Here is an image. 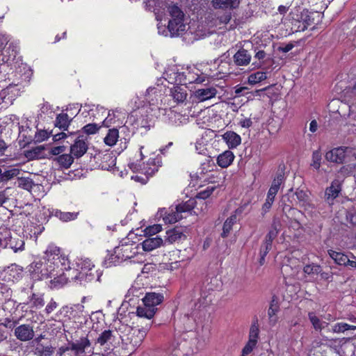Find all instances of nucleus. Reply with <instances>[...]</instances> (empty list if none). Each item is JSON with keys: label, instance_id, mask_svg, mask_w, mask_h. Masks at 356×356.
<instances>
[{"label": "nucleus", "instance_id": "f257e3e1", "mask_svg": "<svg viewBox=\"0 0 356 356\" xmlns=\"http://www.w3.org/2000/svg\"><path fill=\"white\" fill-rule=\"evenodd\" d=\"M44 266L49 271L50 277L54 276L60 271H71L70 262L67 256L61 252V249L53 244L48 245L45 251V262Z\"/></svg>", "mask_w": 356, "mask_h": 356}, {"label": "nucleus", "instance_id": "f03ea898", "mask_svg": "<svg viewBox=\"0 0 356 356\" xmlns=\"http://www.w3.org/2000/svg\"><path fill=\"white\" fill-rule=\"evenodd\" d=\"M196 207V200L195 199H189L185 202L177 204L175 208L160 209L157 212V216L162 218L165 223L172 224L186 218V216H184V213L192 214V211Z\"/></svg>", "mask_w": 356, "mask_h": 356}, {"label": "nucleus", "instance_id": "7ed1b4c3", "mask_svg": "<svg viewBox=\"0 0 356 356\" xmlns=\"http://www.w3.org/2000/svg\"><path fill=\"white\" fill-rule=\"evenodd\" d=\"M142 300L143 305L137 307L136 314L138 317L151 319L157 311L156 306L163 302V296L159 293L149 292Z\"/></svg>", "mask_w": 356, "mask_h": 356}, {"label": "nucleus", "instance_id": "20e7f679", "mask_svg": "<svg viewBox=\"0 0 356 356\" xmlns=\"http://www.w3.org/2000/svg\"><path fill=\"white\" fill-rule=\"evenodd\" d=\"M168 12L171 17L168 24V29L170 35L178 36L181 35L184 32L186 28V25L184 22V12L175 4L169 6Z\"/></svg>", "mask_w": 356, "mask_h": 356}, {"label": "nucleus", "instance_id": "39448f33", "mask_svg": "<svg viewBox=\"0 0 356 356\" xmlns=\"http://www.w3.org/2000/svg\"><path fill=\"white\" fill-rule=\"evenodd\" d=\"M325 158L329 162L343 164L356 160V153L350 147L340 146L327 152Z\"/></svg>", "mask_w": 356, "mask_h": 356}, {"label": "nucleus", "instance_id": "423d86ee", "mask_svg": "<svg viewBox=\"0 0 356 356\" xmlns=\"http://www.w3.org/2000/svg\"><path fill=\"white\" fill-rule=\"evenodd\" d=\"M29 271L30 281L31 282L30 286L31 289H34L35 287L42 286V285L36 284L42 282L44 280L48 279L49 277L51 278L49 271L41 261H33L30 265Z\"/></svg>", "mask_w": 356, "mask_h": 356}, {"label": "nucleus", "instance_id": "0eeeda50", "mask_svg": "<svg viewBox=\"0 0 356 356\" xmlns=\"http://www.w3.org/2000/svg\"><path fill=\"white\" fill-rule=\"evenodd\" d=\"M179 82L181 85H187L194 83H201L205 81V76L200 74V70L195 67L188 68L179 74Z\"/></svg>", "mask_w": 356, "mask_h": 356}, {"label": "nucleus", "instance_id": "6e6552de", "mask_svg": "<svg viewBox=\"0 0 356 356\" xmlns=\"http://www.w3.org/2000/svg\"><path fill=\"white\" fill-rule=\"evenodd\" d=\"M14 335L21 341H28L33 339L35 332L32 325L22 324L16 326L14 330Z\"/></svg>", "mask_w": 356, "mask_h": 356}, {"label": "nucleus", "instance_id": "1a4fd4ad", "mask_svg": "<svg viewBox=\"0 0 356 356\" xmlns=\"http://www.w3.org/2000/svg\"><path fill=\"white\" fill-rule=\"evenodd\" d=\"M213 187H207L203 191H200L197 193L195 197L193 198L197 202V207L192 211L194 214L198 215V212L195 211H203L207 209V204L205 200L207 199L213 192Z\"/></svg>", "mask_w": 356, "mask_h": 356}, {"label": "nucleus", "instance_id": "9d476101", "mask_svg": "<svg viewBox=\"0 0 356 356\" xmlns=\"http://www.w3.org/2000/svg\"><path fill=\"white\" fill-rule=\"evenodd\" d=\"M101 274L97 270L92 268L88 272L76 273L74 276H72V280L79 281L81 285H84L86 283L92 282L93 281H100Z\"/></svg>", "mask_w": 356, "mask_h": 356}, {"label": "nucleus", "instance_id": "9b49d317", "mask_svg": "<svg viewBox=\"0 0 356 356\" xmlns=\"http://www.w3.org/2000/svg\"><path fill=\"white\" fill-rule=\"evenodd\" d=\"M88 149V144L83 136L77 137L74 143L70 146V154L74 158H81L87 152Z\"/></svg>", "mask_w": 356, "mask_h": 356}, {"label": "nucleus", "instance_id": "f8f14e48", "mask_svg": "<svg viewBox=\"0 0 356 356\" xmlns=\"http://www.w3.org/2000/svg\"><path fill=\"white\" fill-rule=\"evenodd\" d=\"M161 158L159 156L155 157H150L146 163H143L141 171L145 174L147 177L152 176L159 170V168L161 165Z\"/></svg>", "mask_w": 356, "mask_h": 356}, {"label": "nucleus", "instance_id": "ddd939ff", "mask_svg": "<svg viewBox=\"0 0 356 356\" xmlns=\"http://www.w3.org/2000/svg\"><path fill=\"white\" fill-rule=\"evenodd\" d=\"M134 243H122L115 248V252L120 254L122 261L131 259L136 254V247Z\"/></svg>", "mask_w": 356, "mask_h": 356}, {"label": "nucleus", "instance_id": "4468645a", "mask_svg": "<svg viewBox=\"0 0 356 356\" xmlns=\"http://www.w3.org/2000/svg\"><path fill=\"white\" fill-rule=\"evenodd\" d=\"M90 346V342L86 337H82L75 342L70 344V346L66 348L67 350H71L74 352L76 356H80L86 352V350Z\"/></svg>", "mask_w": 356, "mask_h": 356}, {"label": "nucleus", "instance_id": "2eb2a0df", "mask_svg": "<svg viewBox=\"0 0 356 356\" xmlns=\"http://www.w3.org/2000/svg\"><path fill=\"white\" fill-rule=\"evenodd\" d=\"M70 272L71 271H60L59 273L55 275L54 276H51V277H54V279L50 280V287H63L70 281V276H73V275H71ZM54 273H57L56 271H55Z\"/></svg>", "mask_w": 356, "mask_h": 356}, {"label": "nucleus", "instance_id": "dca6fc26", "mask_svg": "<svg viewBox=\"0 0 356 356\" xmlns=\"http://www.w3.org/2000/svg\"><path fill=\"white\" fill-rule=\"evenodd\" d=\"M21 273L17 271L15 266H8L0 273L1 280L7 283H14L17 281Z\"/></svg>", "mask_w": 356, "mask_h": 356}, {"label": "nucleus", "instance_id": "f3484780", "mask_svg": "<svg viewBox=\"0 0 356 356\" xmlns=\"http://www.w3.org/2000/svg\"><path fill=\"white\" fill-rule=\"evenodd\" d=\"M222 140L229 149L236 148L241 143L240 135L233 131H227L222 135Z\"/></svg>", "mask_w": 356, "mask_h": 356}, {"label": "nucleus", "instance_id": "a211bd4d", "mask_svg": "<svg viewBox=\"0 0 356 356\" xmlns=\"http://www.w3.org/2000/svg\"><path fill=\"white\" fill-rule=\"evenodd\" d=\"M217 90L214 87L200 88L195 91L194 97L198 102H204L214 97Z\"/></svg>", "mask_w": 356, "mask_h": 356}, {"label": "nucleus", "instance_id": "6ab92c4d", "mask_svg": "<svg viewBox=\"0 0 356 356\" xmlns=\"http://www.w3.org/2000/svg\"><path fill=\"white\" fill-rule=\"evenodd\" d=\"M251 55L248 50L241 48L233 56L234 62L238 66H246L251 61Z\"/></svg>", "mask_w": 356, "mask_h": 356}, {"label": "nucleus", "instance_id": "aec40b11", "mask_svg": "<svg viewBox=\"0 0 356 356\" xmlns=\"http://www.w3.org/2000/svg\"><path fill=\"white\" fill-rule=\"evenodd\" d=\"M163 243V240L159 237H147L145 239L140 245H142V248L145 252L152 251L159 247H161Z\"/></svg>", "mask_w": 356, "mask_h": 356}, {"label": "nucleus", "instance_id": "412c9836", "mask_svg": "<svg viewBox=\"0 0 356 356\" xmlns=\"http://www.w3.org/2000/svg\"><path fill=\"white\" fill-rule=\"evenodd\" d=\"M239 0H211V4L215 9L233 10L238 7Z\"/></svg>", "mask_w": 356, "mask_h": 356}, {"label": "nucleus", "instance_id": "4be33fe9", "mask_svg": "<svg viewBox=\"0 0 356 356\" xmlns=\"http://www.w3.org/2000/svg\"><path fill=\"white\" fill-rule=\"evenodd\" d=\"M44 146L40 145L31 149L25 150L24 152V155L28 159V161L44 159L46 157L44 153Z\"/></svg>", "mask_w": 356, "mask_h": 356}, {"label": "nucleus", "instance_id": "5701e85b", "mask_svg": "<svg viewBox=\"0 0 356 356\" xmlns=\"http://www.w3.org/2000/svg\"><path fill=\"white\" fill-rule=\"evenodd\" d=\"M73 265L74 266L72 271L73 273L75 271H77V273L88 272L95 267L89 259L83 258H77L75 264Z\"/></svg>", "mask_w": 356, "mask_h": 356}, {"label": "nucleus", "instance_id": "b1692460", "mask_svg": "<svg viewBox=\"0 0 356 356\" xmlns=\"http://www.w3.org/2000/svg\"><path fill=\"white\" fill-rule=\"evenodd\" d=\"M278 312V300L275 297H273L268 311L269 324L271 326H274L278 321V317L277 316Z\"/></svg>", "mask_w": 356, "mask_h": 356}, {"label": "nucleus", "instance_id": "393cba45", "mask_svg": "<svg viewBox=\"0 0 356 356\" xmlns=\"http://www.w3.org/2000/svg\"><path fill=\"white\" fill-rule=\"evenodd\" d=\"M234 157V154L232 151L226 150L218 156L217 164L222 168H227L232 164Z\"/></svg>", "mask_w": 356, "mask_h": 356}, {"label": "nucleus", "instance_id": "a878e982", "mask_svg": "<svg viewBox=\"0 0 356 356\" xmlns=\"http://www.w3.org/2000/svg\"><path fill=\"white\" fill-rule=\"evenodd\" d=\"M170 95L177 104L182 103L186 99L187 92L184 88L179 85L174 86L170 89Z\"/></svg>", "mask_w": 356, "mask_h": 356}, {"label": "nucleus", "instance_id": "bb28decb", "mask_svg": "<svg viewBox=\"0 0 356 356\" xmlns=\"http://www.w3.org/2000/svg\"><path fill=\"white\" fill-rule=\"evenodd\" d=\"M186 237L183 232L179 228H173L166 231L164 243L172 244L181 238Z\"/></svg>", "mask_w": 356, "mask_h": 356}, {"label": "nucleus", "instance_id": "cd10ccee", "mask_svg": "<svg viewBox=\"0 0 356 356\" xmlns=\"http://www.w3.org/2000/svg\"><path fill=\"white\" fill-rule=\"evenodd\" d=\"M341 191V187L338 181H333L330 186L325 190V196L327 201L337 198Z\"/></svg>", "mask_w": 356, "mask_h": 356}, {"label": "nucleus", "instance_id": "c85d7f7f", "mask_svg": "<svg viewBox=\"0 0 356 356\" xmlns=\"http://www.w3.org/2000/svg\"><path fill=\"white\" fill-rule=\"evenodd\" d=\"M72 121V118L65 113H60L57 115L55 120V126L60 129L66 131Z\"/></svg>", "mask_w": 356, "mask_h": 356}, {"label": "nucleus", "instance_id": "c756f323", "mask_svg": "<svg viewBox=\"0 0 356 356\" xmlns=\"http://www.w3.org/2000/svg\"><path fill=\"white\" fill-rule=\"evenodd\" d=\"M79 212H63L59 209H53L51 214L63 222L74 220L77 218Z\"/></svg>", "mask_w": 356, "mask_h": 356}, {"label": "nucleus", "instance_id": "7c9ffc66", "mask_svg": "<svg viewBox=\"0 0 356 356\" xmlns=\"http://www.w3.org/2000/svg\"><path fill=\"white\" fill-rule=\"evenodd\" d=\"M327 254L338 265L346 266V263L348 261V257L341 252L328 250Z\"/></svg>", "mask_w": 356, "mask_h": 356}, {"label": "nucleus", "instance_id": "2f4dec72", "mask_svg": "<svg viewBox=\"0 0 356 356\" xmlns=\"http://www.w3.org/2000/svg\"><path fill=\"white\" fill-rule=\"evenodd\" d=\"M285 179L284 170H278L273 178L270 188L279 191L280 187L284 185Z\"/></svg>", "mask_w": 356, "mask_h": 356}, {"label": "nucleus", "instance_id": "473e14b6", "mask_svg": "<svg viewBox=\"0 0 356 356\" xmlns=\"http://www.w3.org/2000/svg\"><path fill=\"white\" fill-rule=\"evenodd\" d=\"M74 158L71 154L63 153L60 156L56 157L54 161H56L61 168L67 169L74 162Z\"/></svg>", "mask_w": 356, "mask_h": 356}, {"label": "nucleus", "instance_id": "72a5a7b5", "mask_svg": "<svg viewBox=\"0 0 356 356\" xmlns=\"http://www.w3.org/2000/svg\"><path fill=\"white\" fill-rule=\"evenodd\" d=\"M236 221L237 218L236 217V214H232L226 219L222 226V232L221 233V236L222 238L228 236L232 229L233 225L236 222Z\"/></svg>", "mask_w": 356, "mask_h": 356}, {"label": "nucleus", "instance_id": "f704fd0d", "mask_svg": "<svg viewBox=\"0 0 356 356\" xmlns=\"http://www.w3.org/2000/svg\"><path fill=\"white\" fill-rule=\"evenodd\" d=\"M122 260H121V257L120 254L115 252V249L113 250V253L108 254L107 257L105 258L104 261V266L106 268H109L113 266H117L121 264Z\"/></svg>", "mask_w": 356, "mask_h": 356}, {"label": "nucleus", "instance_id": "c9c22d12", "mask_svg": "<svg viewBox=\"0 0 356 356\" xmlns=\"http://www.w3.org/2000/svg\"><path fill=\"white\" fill-rule=\"evenodd\" d=\"M19 173H20L19 170L18 168H15L7 170L3 172H0V184H3L5 183H7L10 179L18 176V175Z\"/></svg>", "mask_w": 356, "mask_h": 356}, {"label": "nucleus", "instance_id": "e433bc0d", "mask_svg": "<svg viewBox=\"0 0 356 356\" xmlns=\"http://www.w3.org/2000/svg\"><path fill=\"white\" fill-rule=\"evenodd\" d=\"M308 317L314 328L317 331H321L328 325L327 323L321 321L314 312H309Z\"/></svg>", "mask_w": 356, "mask_h": 356}, {"label": "nucleus", "instance_id": "4c0bfd02", "mask_svg": "<svg viewBox=\"0 0 356 356\" xmlns=\"http://www.w3.org/2000/svg\"><path fill=\"white\" fill-rule=\"evenodd\" d=\"M119 138V130L115 127L109 129L104 138V143L108 146H113L116 144Z\"/></svg>", "mask_w": 356, "mask_h": 356}, {"label": "nucleus", "instance_id": "58836bf2", "mask_svg": "<svg viewBox=\"0 0 356 356\" xmlns=\"http://www.w3.org/2000/svg\"><path fill=\"white\" fill-rule=\"evenodd\" d=\"M267 79V74L266 72L257 71L250 74L248 77V82L250 85H255L264 81Z\"/></svg>", "mask_w": 356, "mask_h": 356}, {"label": "nucleus", "instance_id": "ea45409f", "mask_svg": "<svg viewBox=\"0 0 356 356\" xmlns=\"http://www.w3.org/2000/svg\"><path fill=\"white\" fill-rule=\"evenodd\" d=\"M11 87H7L5 89H3L0 92V99L1 102L0 104H5L6 105L12 104L13 101L15 100L14 95H10Z\"/></svg>", "mask_w": 356, "mask_h": 356}, {"label": "nucleus", "instance_id": "a19ab883", "mask_svg": "<svg viewBox=\"0 0 356 356\" xmlns=\"http://www.w3.org/2000/svg\"><path fill=\"white\" fill-rule=\"evenodd\" d=\"M181 72L170 70L165 73L166 76L165 79L168 81V83L174 84V86L181 85V83L179 82V78H181L179 76Z\"/></svg>", "mask_w": 356, "mask_h": 356}, {"label": "nucleus", "instance_id": "79ce46f5", "mask_svg": "<svg viewBox=\"0 0 356 356\" xmlns=\"http://www.w3.org/2000/svg\"><path fill=\"white\" fill-rule=\"evenodd\" d=\"M54 353L51 346H44L42 343H38L35 347V354L38 356H51Z\"/></svg>", "mask_w": 356, "mask_h": 356}, {"label": "nucleus", "instance_id": "37998d69", "mask_svg": "<svg viewBox=\"0 0 356 356\" xmlns=\"http://www.w3.org/2000/svg\"><path fill=\"white\" fill-rule=\"evenodd\" d=\"M349 330H356V325H349L346 323H338L334 324L332 327V332L334 333L344 332Z\"/></svg>", "mask_w": 356, "mask_h": 356}, {"label": "nucleus", "instance_id": "c03bdc74", "mask_svg": "<svg viewBox=\"0 0 356 356\" xmlns=\"http://www.w3.org/2000/svg\"><path fill=\"white\" fill-rule=\"evenodd\" d=\"M303 271L308 275H318L321 271V266L316 264H310L304 266Z\"/></svg>", "mask_w": 356, "mask_h": 356}, {"label": "nucleus", "instance_id": "a18cd8bd", "mask_svg": "<svg viewBox=\"0 0 356 356\" xmlns=\"http://www.w3.org/2000/svg\"><path fill=\"white\" fill-rule=\"evenodd\" d=\"M24 241L19 238L10 237L9 245L15 252L24 249Z\"/></svg>", "mask_w": 356, "mask_h": 356}, {"label": "nucleus", "instance_id": "49530a36", "mask_svg": "<svg viewBox=\"0 0 356 356\" xmlns=\"http://www.w3.org/2000/svg\"><path fill=\"white\" fill-rule=\"evenodd\" d=\"M279 233V229L277 228V225L274 222L271 225V228L266 235L265 240L264 242L269 243L273 245V240L277 236Z\"/></svg>", "mask_w": 356, "mask_h": 356}, {"label": "nucleus", "instance_id": "de8ad7c7", "mask_svg": "<svg viewBox=\"0 0 356 356\" xmlns=\"http://www.w3.org/2000/svg\"><path fill=\"white\" fill-rule=\"evenodd\" d=\"M51 135H52V131H49L45 129H40L35 132L34 140L37 143H41L47 140Z\"/></svg>", "mask_w": 356, "mask_h": 356}, {"label": "nucleus", "instance_id": "09e8293b", "mask_svg": "<svg viewBox=\"0 0 356 356\" xmlns=\"http://www.w3.org/2000/svg\"><path fill=\"white\" fill-rule=\"evenodd\" d=\"M29 303L35 308L42 307L44 305L42 296L40 294L33 293L29 298Z\"/></svg>", "mask_w": 356, "mask_h": 356}, {"label": "nucleus", "instance_id": "8fccbe9b", "mask_svg": "<svg viewBox=\"0 0 356 356\" xmlns=\"http://www.w3.org/2000/svg\"><path fill=\"white\" fill-rule=\"evenodd\" d=\"M322 155L320 150H315L312 153L311 166L316 170H319L321 164Z\"/></svg>", "mask_w": 356, "mask_h": 356}, {"label": "nucleus", "instance_id": "3c124183", "mask_svg": "<svg viewBox=\"0 0 356 356\" xmlns=\"http://www.w3.org/2000/svg\"><path fill=\"white\" fill-rule=\"evenodd\" d=\"M259 324L258 321L255 320L252 322L250 332H249V339L257 341L259 338Z\"/></svg>", "mask_w": 356, "mask_h": 356}, {"label": "nucleus", "instance_id": "603ef678", "mask_svg": "<svg viewBox=\"0 0 356 356\" xmlns=\"http://www.w3.org/2000/svg\"><path fill=\"white\" fill-rule=\"evenodd\" d=\"M34 186L33 180L29 177H22L19 179V186L30 191Z\"/></svg>", "mask_w": 356, "mask_h": 356}, {"label": "nucleus", "instance_id": "864d4df0", "mask_svg": "<svg viewBox=\"0 0 356 356\" xmlns=\"http://www.w3.org/2000/svg\"><path fill=\"white\" fill-rule=\"evenodd\" d=\"M19 323V320H15L13 318H5L0 319V325L8 329L15 328Z\"/></svg>", "mask_w": 356, "mask_h": 356}, {"label": "nucleus", "instance_id": "5fc2aeb1", "mask_svg": "<svg viewBox=\"0 0 356 356\" xmlns=\"http://www.w3.org/2000/svg\"><path fill=\"white\" fill-rule=\"evenodd\" d=\"M112 336V332L110 330H104L97 339L96 342L103 346L111 339Z\"/></svg>", "mask_w": 356, "mask_h": 356}, {"label": "nucleus", "instance_id": "6e6d98bb", "mask_svg": "<svg viewBox=\"0 0 356 356\" xmlns=\"http://www.w3.org/2000/svg\"><path fill=\"white\" fill-rule=\"evenodd\" d=\"M162 230V227L161 225L155 224L153 225H150L144 229L145 235L149 236L150 237L151 236L155 235L156 234L160 232Z\"/></svg>", "mask_w": 356, "mask_h": 356}, {"label": "nucleus", "instance_id": "4d7b16f0", "mask_svg": "<svg viewBox=\"0 0 356 356\" xmlns=\"http://www.w3.org/2000/svg\"><path fill=\"white\" fill-rule=\"evenodd\" d=\"M65 146L60 145L51 147L48 153L47 157L50 158L52 156H60L65 151Z\"/></svg>", "mask_w": 356, "mask_h": 356}, {"label": "nucleus", "instance_id": "13d9d810", "mask_svg": "<svg viewBox=\"0 0 356 356\" xmlns=\"http://www.w3.org/2000/svg\"><path fill=\"white\" fill-rule=\"evenodd\" d=\"M257 343V341L249 339L247 344L242 350V356H245L250 353L253 348L256 346Z\"/></svg>", "mask_w": 356, "mask_h": 356}, {"label": "nucleus", "instance_id": "bf43d9fd", "mask_svg": "<svg viewBox=\"0 0 356 356\" xmlns=\"http://www.w3.org/2000/svg\"><path fill=\"white\" fill-rule=\"evenodd\" d=\"M83 129L87 134H94L99 130V127L96 124H88L83 127Z\"/></svg>", "mask_w": 356, "mask_h": 356}, {"label": "nucleus", "instance_id": "052dcab7", "mask_svg": "<svg viewBox=\"0 0 356 356\" xmlns=\"http://www.w3.org/2000/svg\"><path fill=\"white\" fill-rule=\"evenodd\" d=\"M281 271L284 277L293 275L297 272L296 269L290 268V266L287 264L282 265L281 268Z\"/></svg>", "mask_w": 356, "mask_h": 356}, {"label": "nucleus", "instance_id": "680f3d73", "mask_svg": "<svg viewBox=\"0 0 356 356\" xmlns=\"http://www.w3.org/2000/svg\"><path fill=\"white\" fill-rule=\"evenodd\" d=\"M295 195L299 201L303 202H307L308 198L307 193L303 190L297 189L295 193Z\"/></svg>", "mask_w": 356, "mask_h": 356}, {"label": "nucleus", "instance_id": "e2e57ef3", "mask_svg": "<svg viewBox=\"0 0 356 356\" xmlns=\"http://www.w3.org/2000/svg\"><path fill=\"white\" fill-rule=\"evenodd\" d=\"M271 248H272L271 244H270L269 243L264 242L261 245L259 254H263V255L266 256L268 254V253L269 252V251L271 250Z\"/></svg>", "mask_w": 356, "mask_h": 356}, {"label": "nucleus", "instance_id": "0e129e2a", "mask_svg": "<svg viewBox=\"0 0 356 356\" xmlns=\"http://www.w3.org/2000/svg\"><path fill=\"white\" fill-rule=\"evenodd\" d=\"M273 204V202H270L269 200L266 199V201L261 207V214L263 216H264L266 213H268L270 211Z\"/></svg>", "mask_w": 356, "mask_h": 356}, {"label": "nucleus", "instance_id": "69168bd1", "mask_svg": "<svg viewBox=\"0 0 356 356\" xmlns=\"http://www.w3.org/2000/svg\"><path fill=\"white\" fill-rule=\"evenodd\" d=\"M277 193V191L269 188L266 199L269 200L272 202H274L275 196Z\"/></svg>", "mask_w": 356, "mask_h": 356}, {"label": "nucleus", "instance_id": "338daca9", "mask_svg": "<svg viewBox=\"0 0 356 356\" xmlns=\"http://www.w3.org/2000/svg\"><path fill=\"white\" fill-rule=\"evenodd\" d=\"M57 307V303L51 300L47 305L45 311L47 314L51 313Z\"/></svg>", "mask_w": 356, "mask_h": 356}, {"label": "nucleus", "instance_id": "774afa93", "mask_svg": "<svg viewBox=\"0 0 356 356\" xmlns=\"http://www.w3.org/2000/svg\"><path fill=\"white\" fill-rule=\"evenodd\" d=\"M239 124L243 128H249L252 125L250 118H245L240 121Z\"/></svg>", "mask_w": 356, "mask_h": 356}]
</instances>
